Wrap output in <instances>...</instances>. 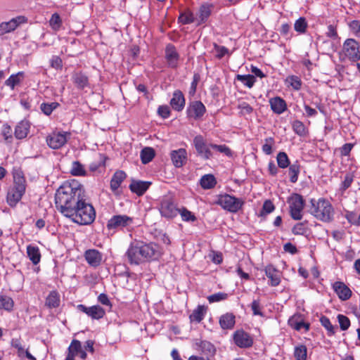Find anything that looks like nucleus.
Here are the masks:
<instances>
[{"mask_svg": "<svg viewBox=\"0 0 360 360\" xmlns=\"http://www.w3.org/2000/svg\"><path fill=\"white\" fill-rule=\"evenodd\" d=\"M86 197L84 186L76 179L63 183L56 190L55 204L57 210L64 216L75 205Z\"/></svg>", "mask_w": 360, "mask_h": 360, "instance_id": "nucleus-1", "label": "nucleus"}, {"mask_svg": "<svg viewBox=\"0 0 360 360\" xmlns=\"http://www.w3.org/2000/svg\"><path fill=\"white\" fill-rule=\"evenodd\" d=\"M64 217L79 225H89L95 220L96 212L92 205L86 201L85 197L79 200Z\"/></svg>", "mask_w": 360, "mask_h": 360, "instance_id": "nucleus-2", "label": "nucleus"}, {"mask_svg": "<svg viewBox=\"0 0 360 360\" xmlns=\"http://www.w3.org/2000/svg\"><path fill=\"white\" fill-rule=\"evenodd\" d=\"M26 180L20 169L13 172V184L8 188L6 202L12 207H15L20 201L26 191Z\"/></svg>", "mask_w": 360, "mask_h": 360, "instance_id": "nucleus-3", "label": "nucleus"}, {"mask_svg": "<svg viewBox=\"0 0 360 360\" xmlns=\"http://www.w3.org/2000/svg\"><path fill=\"white\" fill-rule=\"evenodd\" d=\"M311 214L318 220L323 222H330L334 219L335 210L331 202L324 198H319L317 200H311Z\"/></svg>", "mask_w": 360, "mask_h": 360, "instance_id": "nucleus-4", "label": "nucleus"}, {"mask_svg": "<svg viewBox=\"0 0 360 360\" xmlns=\"http://www.w3.org/2000/svg\"><path fill=\"white\" fill-rule=\"evenodd\" d=\"M95 342L92 340H88L82 346L78 340H72L68 347V354L65 360H74L76 358L85 359L87 357V353L94 354Z\"/></svg>", "mask_w": 360, "mask_h": 360, "instance_id": "nucleus-5", "label": "nucleus"}, {"mask_svg": "<svg viewBox=\"0 0 360 360\" xmlns=\"http://www.w3.org/2000/svg\"><path fill=\"white\" fill-rule=\"evenodd\" d=\"M158 209L160 216L167 220H172L177 217L179 212L178 203L174 197L164 195L160 200Z\"/></svg>", "mask_w": 360, "mask_h": 360, "instance_id": "nucleus-6", "label": "nucleus"}, {"mask_svg": "<svg viewBox=\"0 0 360 360\" xmlns=\"http://www.w3.org/2000/svg\"><path fill=\"white\" fill-rule=\"evenodd\" d=\"M217 203L224 210L232 213H236L244 205V201L229 194L220 195L218 197Z\"/></svg>", "mask_w": 360, "mask_h": 360, "instance_id": "nucleus-7", "label": "nucleus"}, {"mask_svg": "<svg viewBox=\"0 0 360 360\" xmlns=\"http://www.w3.org/2000/svg\"><path fill=\"white\" fill-rule=\"evenodd\" d=\"M289 204L290 214L295 220H300L302 218V212L305 205L304 198L298 193H292L288 199Z\"/></svg>", "mask_w": 360, "mask_h": 360, "instance_id": "nucleus-8", "label": "nucleus"}, {"mask_svg": "<svg viewBox=\"0 0 360 360\" xmlns=\"http://www.w3.org/2000/svg\"><path fill=\"white\" fill-rule=\"evenodd\" d=\"M193 145L198 155L204 160L212 158V146L213 143H208L202 135H197L193 139Z\"/></svg>", "mask_w": 360, "mask_h": 360, "instance_id": "nucleus-9", "label": "nucleus"}, {"mask_svg": "<svg viewBox=\"0 0 360 360\" xmlns=\"http://www.w3.org/2000/svg\"><path fill=\"white\" fill-rule=\"evenodd\" d=\"M342 53L352 62H357L360 60L359 43L354 39H347L345 41Z\"/></svg>", "mask_w": 360, "mask_h": 360, "instance_id": "nucleus-10", "label": "nucleus"}, {"mask_svg": "<svg viewBox=\"0 0 360 360\" xmlns=\"http://www.w3.org/2000/svg\"><path fill=\"white\" fill-rule=\"evenodd\" d=\"M133 222L132 217L126 214H116L108 221L106 226L108 230L123 229L131 226Z\"/></svg>", "mask_w": 360, "mask_h": 360, "instance_id": "nucleus-11", "label": "nucleus"}, {"mask_svg": "<svg viewBox=\"0 0 360 360\" xmlns=\"http://www.w3.org/2000/svg\"><path fill=\"white\" fill-rule=\"evenodd\" d=\"M70 133L68 131H53L46 137L48 146L53 149L62 148L68 141Z\"/></svg>", "mask_w": 360, "mask_h": 360, "instance_id": "nucleus-12", "label": "nucleus"}, {"mask_svg": "<svg viewBox=\"0 0 360 360\" xmlns=\"http://www.w3.org/2000/svg\"><path fill=\"white\" fill-rule=\"evenodd\" d=\"M205 112L206 108L200 101L190 102L186 109L187 117L194 120H200Z\"/></svg>", "mask_w": 360, "mask_h": 360, "instance_id": "nucleus-13", "label": "nucleus"}, {"mask_svg": "<svg viewBox=\"0 0 360 360\" xmlns=\"http://www.w3.org/2000/svg\"><path fill=\"white\" fill-rule=\"evenodd\" d=\"M127 255L130 264H139L146 261L140 242L131 244L127 252Z\"/></svg>", "mask_w": 360, "mask_h": 360, "instance_id": "nucleus-14", "label": "nucleus"}, {"mask_svg": "<svg viewBox=\"0 0 360 360\" xmlns=\"http://www.w3.org/2000/svg\"><path fill=\"white\" fill-rule=\"evenodd\" d=\"M141 243L145 260H155L162 255V250L158 244L152 242L148 243Z\"/></svg>", "mask_w": 360, "mask_h": 360, "instance_id": "nucleus-15", "label": "nucleus"}, {"mask_svg": "<svg viewBox=\"0 0 360 360\" xmlns=\"http://www.w3.org/2000/svg\"><path fill=\"white\" fill-rule=\"evenodd\" d=\"M27 22L26 17L18 15L8 22L0 23V36L15 31L20 25Z\"/></svg>", "mask_w": 360, "mask_h": 360, "instance_id": "nucleus-16", "label": "nucleus"}, {"mask_svg": "<svg viewBox=\"0 0 360 360\" xmlns=\"http://www.w3.org/2000/svg\"><path fill=\"white\" fill-rule=\"evenodd\" d=\"M77 310L84 313L91 319L99 320L103 319L105 315V309L100 305L96 304L91 307H86L80 304L77 306Z\"/></svg>", "mask_w": 360, "mask_h": 360, "instance_id": "nucleus-17", "label": "nucleus"}, {"mask_svg": "<svg viewBox=\"0 0 360 360\" xmlns=\"http://www.w3.org/2000/svg\"><path fill=\"white\" fill-rule=\"evenodd\" d=\"M165 58L167 66L176 69L179 66L180 55L172 44H168L165 49Z\"/></svg>", "mask_w": 360, "mask_h": 360, "instance_id": "nucleus-18", "label": "nucleus"}, {"mask_svg": "<svg viewBox=\"0 0 360 360\" xmlns=\"http://www.w3.org/2000/svg\"><path fill=\"white\" fill-rule=\"evenodd\" d=\"M234 343L240 348H248L252 346V336L243 330H238L233 335Z\"/></svg>", "mask_w": 360, "mask_h": 360, "instance_id": "nucleus-19", "label": "nucleus"}, {"mask_svg": "<svg viewBox=\"0 0 360 360\" xmlns=\"http://www.w3.org/2000/svg\"><path fill=\"white\" fill-rule=\"evenodd\" d=\"M332 289L342 301L349 300L352 295L351 289L342 281H335L332 284Z\"/></svg>", "mask_w": 360, "mask_h": 360, "instance_id": "nucleus-20", "label": "nucleus"}, {"mask_svg": "<svg viewBox=\"0 0 360 360\" xmlns=\"http://www.w3.org/2000/svg\"><path fill=\"white\" fill-rule=\"evenodd\" d=\"M264 271L266 277L269 278V285L272 287L278 286L281 281V273L274 265H266Z\"/></svg>", "mask_w": 360, "mask_h": 360, "instance_id": "nucleus-21", "label": "nucleus"}, {"mask_svg": "<svg viewBox=\"0 0 360 360\" xmlns=\"http://www.w3.org/2000/svg\"><path fill=\"white\" fill-rule=\"evenodd\" d=\"M84 256L90 266L96 268L102 263L103 255L98 250L89 249L84 252Z\"/></svg>", "mask_w": 360, "mask_h": 360, "instance_id": "nucleus-22", "label": "nucleus"}, {"mask_svg": "<svg viewBox=\"0 0 360 360\" xmlns=\"http://www.w3.org/2000/svg\"><path fill=\"white\" fill-rule=\"evenodd\" d=\"M169 104L175 111L181 112L183 110L185 107L186 99L181 91L178 89L173 92Z\"/></svg>", "mask_w": 360, "mask_h": 360, "instance_id": "nucleus-23", "label": "nucleus"}, {"mask_svg": "<svg viewBox=\"0 0 360 360\" xmlns=\"http://www.w3.org/2000/svg\"><path fill=\"white\" fill-rule=\"evenodd\" d=\"M170 158L176 167H183L187 160V151L185 148L174 150L170 153Z\"/></svg>", "mask_w": 360, "mask_h": 360, "instance_id": "nucleus-24", "label": "nucleus"}, {"mask_svg": "<svg viewBox=\"0 0 360 360\" xmlns=\"http://www.w3.org/2000/svg\"><path fill=\"white\" fill-rule=\"evenodd\" d=\"M11 345L15 349H16L18 356L20 358H27L29 360H36V359L30 353L28 349L22 345L20 338L12 339Z\"/></svg>", "mask_w": 360, "mask_h": 360, "instance_id": "nucleus-25", "label": "nucleus"}, {"mask_svg": "<svg viewBox=\"0 0 360 360\" xmlns=\"http://www.w3.org/2000/svg\"><path fill=\"white\" fill-rule=\"evenodd\" d=\"M150 184L149 181L132 179L129 188L133 193L141 196L147 191Z\"/></svg>", "mask_w": 360, "mask_h": 360, "instance_id": "nucleus-26", "label": "nucleus"}, {"mask_svg": "<svg viewBox=\"0 0 360 360\" xmlns=\"http://www.w3.org/2000/svg\"><path fill=\"white\" fill-rule=\"evenodd\" d=\"M288 324L292 328L297 331L302 329L304 331H308L309 329V323H305L303 316L300 314H295L291 316L288 320Z\"/></svg>", "mask_w": 360, "mask_h": 360, "instance_id": "nucleus-27", "label": "nucleus"}, {"mask_svg": "<svg viewBox=\"0 0 360 360\" xmlns=\"http://www.w3.org/2000/svg\"><path fill=\"white\" fill-rule=\"evenodd\" d=\"M269 104L272 111L277 115H281L287 110L285 101L279 96L271 98Z\"/></svg>", "mask_w": 360, "mask_h": 360, "instance_id": "nucleus-28", "label": "nucleus"}, {"mask_svg": "<svg viewBox=\"0 0 360 360\" xmlns=\"http://www.w3.org/2000/svg\"><path fill=\"white\" fill-rule=\"evenodd\" d=\"M126 177L127 174L124 171H116L110 180V186L111 191L114 193L117 191Z\"/></svg>", "mask_w": 360, "mask_h": 360, "instance_id": "nucleus-29", "label": "nucleus"}, {"mask_svg": "<svg viewBox=\"0 0 360 360\" xmlns=\"http://www.w3.org/2000/svg\"><path fill=\"white\" fill-rule=\"evenodd\" d=\"M212 6L209 4H203L200 7L198 17H196V23L198 25L207 22L212 13Z\"/></svg>", "mask_w": 360, "mask_h": 360, "instance_id": "nucleus-30", "label": "nucleus"}, {"mask_svg": "<svg viewBox=\"0 0 360 360\" xmlns=\"http://www.w3.org/2000/svg\"><path fill=\"white\" fill-rule=\"evenodd\" d=\"M284 84L286 87L292 89L294 91H300L302 86L301 78L297 75H288L284 79Z\"/></svg>", "mask_w": 360, "mask_h": 360, "instance_id": "nucleus-31", "label": "nucleus"}, {"mask_svg": "<svg viewBox=\"0 0 360 360\" xmlns=\"http://www.w3.org/2000/svg\"><path fill=\"white\" fill-rule=\"evenodd\" d=\"M27 255L33 264L37 265L41 260V252L36 245L30 244L27 246Z\"/></svg>", "mask_w": 360, "mask_h": 360, "instance_id": "nucleus-32", "label": "nucleus"}, {"mask_svg": "<svg viewBox=\"0 0 360 360\" xmlns=\"http://www.w3.org/2000/svg\"><path fill=\"white\" fill-rule=\"evenodd\" d=\"M30 131V124L27 121L22 120L20 122L15 128V136L18 139L25 138Z\"/></svg>", "mask_w": 360, "mask_h": 360, "instance_id": "nucleus-33", "label": "nucleus"}, {"mask_svg": "<svg viewBox=\"0 0 360 360\" xmlns=\"http://www.w3.org/2000/svg\"><path fill=\"white\" fill-rule=\"evenodd\" d=\"M207 307L205 305H198L191 313L189 319L191 322L200 323L206 314Z\"/></svg>", "mask_w": 360, "mask_h": 360, "instance_id": "nucleus-34", "label": "nucleus"}, {"mask_svg": "<svg viewBox=\"0 0 360 360\" xmlns=\"http://www.w3.org/2000/svg\"><path fill=\"white\" fill-rule=\"evenodd\" d=\"M60 303V295L58 291L52 290L46 298L45 305L49 308H57Z\"/></svg>", "mask_w": 360, "mask_h": 360, "instance_id": "nucleus-35", "label": "nucleus"}, {"mask_svg": "<svg viewBox=\"0 0 360 360\" xmlns=\"http://www.w3.org/2000/svg\"><path fill=\"white\" fill-rule=\"evenodd\" d=\"M72 81L75 86L80 89L89 86V78L82 72H75L72 75Z\"/></svg>", "mask_w": 360, "mask_h": 360, "instance_id": "nucleus-36", "label": "nucleus"}, {"mask_svg": "<svg viewBox=\"0 0 360 360\" xmlns=\"http://www.w3.org/2000/svg\"><path fill=\"white\" fill-rule=\"evenodd\" d=\"M25 77V72L21 71L11 75L5 82V85L13 90L16 85L21 83Z\"/></svg>", "mask_w": 360, "mask_h": 360, "instance_id": "nucleus-37", "label": "nucleus"}, {"mask_svg": "<svg viewBox=\"0 0 360 360\" xmlns=\"http://www.w3.org/2000/svg\"><path fill=\"white\" fill-rule=\"evenodd\" d=\"M235 316L231 313L222 315L219 319L220 326L223 329H231L235 325Z\"/></svg>", "mask_w": 360, "mask_h": 360, "instance_id": "nucleus-38", "label": "nucleus"}, {"mask_svg": "<svg viewBox=\"0 0 360 360\" xmlns=\"http://www.w3.org/2000/svg\"><path fill=\"white\" fill-rule=\"evenodd\" d=\"M288 169V175L290 181L291 183H296L298 180V176L300 173V165L298 161H295L293 164L290 165Z\"/></svg>", "mask_w": 360, "mask_h": 360, "instance_id": "nucleus-39", "label": "nucleus"}, {"mask_svg": "<svg viewBox=\"0 0 360 360\" xmlns=\"http://www.w3.org/2000/svg\"><path fill=\"white\" fill-rule=\"evenodd\" d=\"M178 20L179 22L183 25H188L196 22V18H195L194 14L191 11L186 10L180 13Z\"/></svg>", "mask_w": 360, "mask_h": 360, "instance_id": "nucleus-40", "label": "nucleus"}, {"mask_svg": "<svg viewBox=\"0 0 360 360\" xmlns=\"http://www.w3.org/2000/svg\"><path fill=\"white\" fill-rule=\"evenodd\" d=\"M200 183L204 189H210L215 186L217 181L214 175L205 174L201 177Z\"/></svg>", "mask_w": 360, "mask_h": 360, "instance_id": "nucleus-41", "label": "nucleus"}, {"mask_svg": "<svg viewBox=\"0 0 360 360\" xmlns=\"http://www.w3.org/2000/svg\"><path fill=\"white\" fill-rule=\"evenodd\" d=\"M14 307L13 300L6 295H0V309L11 311Z\"/></svg>", "mask_w": 360, "mask_h": 360, "instance_id": "nucleus-42", "label": "nucleus"}, {"mask_svg": "<svg viewBox=\"0 0 360 360\" xmlns=\"http://www.w3.org/2000/svg\"><path fill=\"white\" fill-rule=\"evenodd\" d=\"M70 173L72 175L75 176H84L86 175V171L84 165L79 161H75L72 162Z\"/></svg>", "mask_w": 360, "mask_h": 360, "instance_id": "nucleus-43", "label": "nucleus"}, {"mask_svg": "<svg viewBox=\"0 0 360 360\" xmlns=\"http://www.w3.org/2000/svg\"><path fill=\"white\" fill-rule=\"evenodd\" d=\"M354 179V176L352 173H347L345 175L339 187V191L341 193H344L352 186Z\"/></svg>", "mask_w": 360, "mask_h": 360, "instance_id": "nucleus-44", "label": "nucleus"}, {"mask_svg": "<svg viewBox=\"0 0 360 360\" xmlns=\"http://www.w3.org/2000/svg\"><path fill=\"white\" fill-rule=\"evenodd\" d=\"M237 108L239 110V115L240 116L251 115L254 110L253 108L245 101H239Z\"/></svg>", "mask_w": 360, "mask_h": 360, "instance_id": "nucleus-45", "label": "nucleus"}, {"mask_svg": "<svg viewBox=\"0 0 360 360\" xmlns=\"http://www.w3.org/2000/svg\"><path fill=\"white\" fill-rule=\"evenodd\" d=\"M250 308L252 311L253 316H259L261 317L265 316L264 307L261 304L260 300H254L250 304Z\"/></svg>", "mask_w": 360, "mask_h": 360, "instance_id": "nucleus-46", "label": "nucleus"}, {"mask_svg": "<svg viewBox=\"0 0 360 360\" xmlns=\"http://www.w3.org/2000/svg\"><path fill=\"white\" fill-rule=\"evenodd\" d=\"M278 167L281 169H285L290 165V159L285 152H279L276 155Z\"/></svg>", "mask_w": 360, "mask_h": 360, "instance_id": "nucleus-47", "label": "nucleus"}, {"mask_svg": "<svg viewBox=\"0 0 360 360\" xmlns=\"http://www.w3.org/2000/svg\"><path fill=\"white\" fill-rule=\"evenodd\" d=\"M155 157V150L150 147L144 148L141 152V159L143 164H147L152 161Z\"/></svg>", "mask_w": 360, "mask_h": 360, "instance_id": "nucleus-48", "label": "nucleus"}, {"mask_svg": "<svg viewBox=\"0 0 360 360\" xmlns=\"http://www.w3.org/2000/svg\"><path fill=\"white\" fill-rule=\"evenodd\" d=\"M179 214L181 215V219L184 221L193 222L196 221L197 218L195 216V214L191 211H189L186 207H179Z\"/></svg>", "mask_w": 360, "mask_h": 360, "instance_id": "nucleus-49", "label": "nucleus"}, {"mask_svg": "<svg viewBox=\"0 0 360 360\" xmlns=\"http://www.w3.org/2000/svg\"><path fill=\"white\" fill-rule=\"evenodd\" d=\"M236 79L248 88H252L256 82L255 77L252 75H238Z\"/></svg>", "mask_w": 360, "mask_h": 360, "instance_id": "nucleus-50", "label": "nucleus"}, {"mask_svg": "<svg viewBox=\"0 0 360 360\" xmlns=\"http://www.w3.org/2000/svg\"><path fill=\"white\" fill-rule=\"evenodd\" d=\"M308 27L307 22L304 17H300L294 24L295 30L300 34H304Z\"/></svg>", "mask_w": 360, "mask_h": 360, "instance_id": "nucleus-51", "label": "nucleus"}, {"mask_svg": "<svg viewBox=\"0 0 360 360\" xmlns=\"http://www.w3.org/2000/svg\"><path fill=\"white\" fill-rule=\"evenodd\" d=\"M320 322H321V326L323 327H324L326 328V330H327V335L328 336H332L335 334V328H334L333 325L331 323L330 319L327 316H322L320 318Z\"/></svg>", "mask_w": 360, "mask_h": 360, "instance_id": "nucleus-52", "label": "nucleus"}, {"mask_svg": "<svg viewBox=\"0 0 360 360\" xmlns=\"http://www.w3.org/2000/svg\"><path fill=\"white\" fill-rule=\"evenodd\" d=\"M58 106L59 103L57 102L42 103L40 105V109L46 115H50Z\"/></svg>", "mask_w": 360, "mask_h": 360, "instance_id": "nucleus-53", "label": "nucleus"}, {"mask_svg": "<svg viewBox=\"0 0 360 360\" xmlns=\"http://www.w3.org/2000/svg\"><path fill=\"white\" fill-rule=\"evenodd\" d=\"M294 355L297 360H306L307 349L305 345H300L295 347Z\"/></svg>", "mask_w": 360, "mask_h": 360, "instance_id": "nucleus-54", "label": "nucleus"}, {"mask_svg": "<svg viewBox=\"0 0 360 360\" xmlns=\"http://www.w3.org/2000/svg\"><path fill=\"white\" fill-rule=\"evenodd\" d=\"M307 231L308 227L307 221L297 223L292 229V232L294 235H304Z\"/></svg>", "mask_w": 360, "mask_h": 360, "instance_id": "nucleus-55", "label": "nucleus"}, {"mask_svg": "<svg viewBox=\"0 0 360 360\" xmlns=\"http://www.w3.org/2000/svg\"><path fill=\"white\" fill-rule=\"evenodd\" d=\"M49 25L54 31H58L60 29L62 26V20L58 13H55L51 15L49 20Z\"/></svg>", "mask_w": 360, "mask_h": 360, "instance_id": "nucleus-56", "label": "nucleus"}, {"mask_svg": "<svg viewBox=\"0 0 360 360\" xmlns=\"http://www.w3.org/2000/svg\"><path fill=\"white\" fill-rule=\"evenodd\" d=\"M294 132L299 136H304L307 133V129L304 123L300 120H295L292 124Z\"/></svg>", "mask_w": 360, "mask_h": 360, "instance_id": "nucleus-57", "label": "nucleus"}, {"mask_svg": "<svg viewBox=\"0 0 360 360\" xmlns=\"http://www.w3.org/2000/svg\"><path fill=\"white\" fill-rule=\"evenodd\" d=\"M275 208V205H274L271 200H266L263 203V206L260 212V215L266 216L273 212Z\"/></svg>", "mask_w": 360, "mask_h": 360, "instance_id": "nucleus-58", "label": "nucleus"}, {"mask_svg": "<svg viewBox=\"0 0 360 360\" xmlns=\"http://www.w3.org/2000/svg\"><path fill=\"white\" fill-rule=\"evenodd\" d=\"M275 144V140L273 137H269L265 139L264 143L262 146V151L266 155H271L272 153V148Z\"/></svg>", "mask_w": 360, "mask_h": 360, "instance_id": "nucleus-59", "label": "nucleus"}, {"mask_svg": "<svg viewBox=\"0 0 360 360\" xmlns=\"http://www.w3.org/2000/svg\"><path fill=\"white\" fill-rule=\"evenodd\" d=\"M212 148V150H216L220 153H222L227 157L230 158V157L233 156L232 150L230 149L229 147H228L227 146H226L224 144L217 145V144L213 143Z\"/></svg>", "mask_w": 360, "mask_h": 360, "instance_id": "nucleus-60", "label": "nucleus"}, {"mask_svg": "<svg viewBox=\"0 0 360 360\" xmlns=\"http://www.w3.org/2000/svg\"><path fill=\"white\" fill-rule=\"evenodd\" d=\"M229 295L227 293L219 292L207 297L210 303L219 302L227 300Z\"/></svg>", "mask_w": 360, "mask_h": 360, "instance_id": "nucleus-61", "label": "nucleus"}, {"mask_svg": "<svg viewBox=\"0 0 360 360\" xmlns=\"http://www.w3.org/2000/svg\"><path fill=\"white\" fill-rule=\"evenodd\" d=\"M1 135L7 142H11L13 139V131L11 126L8 124H4L1 129Z\"/></svg>", "mask_w": 360, "mask_h": 360, "instance_id": "nucleus-62", "label": "nucleus"}, {"mask_svg": "<svg viewBox=\"0 0 360 360\" xmlns=\"http://www.w3.org/2000/svg\"><path fill=\"white\" fill-rule=\"evenodd\" d=\"M338 320L342 330H347L350 326V321L349 318L343 314L338 316Z\"/></svg>", "mask_w": 360, "mask_h": 360, "instance_id": "nucleus-63", "label": "nucleus"}, {"mask_svg": "<svg viewBox=\"0 0 360 360\" xmlns=\"http://www.w3.org/2000/svg\"><path fill=\"white\" fill-rule=\"evenodd\" d=\"M214 49L216 52V58L218 59L222 58L225 55L229 53V49L225 46L214 44Z\"/></svg>", "mask_w": 360, "mask_h": 360, "instance_id": "nucleus-64", "label": "nucleus"}]
</instances>
